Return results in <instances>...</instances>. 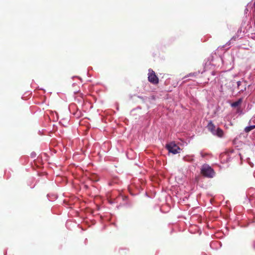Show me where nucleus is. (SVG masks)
<instances>
[{
	"label": "nucleus",
	"mask_w": 255,
	"mask_h": 255,
	"mask_svg": "<svg viewBox=\"0 0 255 255\" xmlns=\"http://www.w3.org/2000/svg\"><path fill=\"white\" fill-rule=\"evenodd\" d=\"M201 172L204 176L207 178H213L215 175V172L213 169L207 164L202 165Z\"/></svg>",
	"instance_id": "1"
},
{
	"label": "nucleus",
	"mask_w": 255,
	"mask_h": 255,
	"mask_svg": "<svg viewBox=\"0 0 255 255\" xmlns=\"http://www.w3.org/2000/svg\"><path fill=\"white\" fill-rule=\"evenodd\" d=\"M166 148L169 152L174 154L179 153L181 150V148L174 142H171L167 143L166 145Z\"/></svg>",
	"instance_id": "2"
},
{
	"label": "nucleus",
	"mask_w": 255,
	"mask_h": 255,
	"mask_svg": "<svg viewBox=\"0 0 255 255\" xmlns=\"http://www.w3.org/2000/svg\"><path fill=\"white\" fill-rule=\"evenodd\" d=\"M148 81L154 84H156L158 83V78L155 75V72L152 70L149 69L148 70Z\"/></svg>",
	"instance_id": "3"
},
{
	"label": "nucleus",
	"mask_w": 255,
	"mask_h": 255,
	"mask_svg": "<svg viewBox=\"0 0 255 255\" xmlns=\"http://www.w3.org/2000/svg\"><path fill=\"white\" fill-rule=\"evenodd\" d=\"M207 128L208 130L212 132L213 134H215L216 129L217 128L216 126L213 124V123L210 121L208 125H207Z\"/></svg>",
	"instance_id": "4"
},
{
	"label": "nucleus",
	"mask_w": 255,
	"mask_h": 255,
	"mask_svg": "<svg viewBox=\"0 0 255 255\" xmlns=\"http://www.w3.org/2000/svg\"><path fill=\"white\" fill-rule=\"evenodd\" d=\"M242 102H243V99L242 98H240L239 99H238V101H237L232 103L231 104V106L233 108L238 107V106H239L241 104Z\"/></svg>",
	"instance_id": "5"
},
{
	"label": "nucleus",
	"mask_w": 255,
	"mask_h": 255,
	"mask_svg": "<svg viewBox=\"0 0 255 255\" xmlns=\"http://www.w3.org/2000/svg\"><path fill=\"white\" fill-rule=\"evenodd\" d=\"M223 134H224V133H223V130L219 128H217L216 131H215V134H214V135H217L219 137H221L223 136Z\"/></svg>",
	"instance_id": "6"
},
{
	"label": "nucleus",
	"mask_w": 255,
	"mask_h": 255,
	"mask_svg": "<svg viewBox=\"0 0 255 255\" xmlns=\"http://www.w3.org/2000/svg\"><path fill=\"white\" fill-rule=\"evenodd\" d=\"M255 128V125H250L248 127H246L245 128L244 131L246 132H249L250 131L253 130V129Z\"/></svg>",
	"instance_id": "7"
},
{
	"label": "nucleus",
	"mask_w": 255,
	"mask_h": 255,
	"mask_svg": "<svg viewBox=\"0 0 255 255\" xmlns=\"http://www.w3.org/2000/svg\"><path fill=\"white\" fill-rule=\"evenodd\" d=\"M243 82H242V81L237 82L238 88L239 90H240V91H244V90H246L245 85L244 87L240 88V87L242 86V84H243Z\"/></svg>",
	"instance_id": "8"
},
{
	"label": "nucleus",
	"mask_w": 255,
	"mask_h": 255,
	"mask_svg": "<svg viewBox=\"0 0 255 255\" xmlns=\"http://www.w3.org/2000/svg\"><path fill=\"white\" fill-rule=\"evenodd\" d=\"M183 160L185 161L192 162L193 160L192 156L186 155L183 157Z\"/></svg>",
	"instance_id": "9"
},
{
	"label": "nucleus",
	"mask_w": 255,
	"mask_h": 255,
	"mask_svg": "<svg viewBox=\"0 0 255 255\" xmlns=\"http://www.w3.org/2000/svg\"><path fill=\"white\" fill-rule=\"evenodd\" d=\"M74 115L77 118H79L82 116V113L80 111L77 110Z\"/></svg>",
	"instance_id": "10"
},
{
	"label": "nucleus",
	"mask_w": 255,
	"mask_h": 255,
	"mask_svg": "<svg viewBox=\"0 0 255 255\" xmlns=\"http://www.w3.org/2000/svg\"><path fill=\"white\" fill-rule=\"evenodd\" d=\"M195 74H196V73H190L188 76H193V75H194Z\"/></svg>",
	"instance_id": "11"
},
{
	"label": "nucleus",
	"mask_w": 255,
	"mask_h": 255,
	"mask_svg": "<svg viewBox=\"0 0 255 255\" xmlns=\"http://www.w3.org/2000/svg\"><path fill=\"white\" fill-rule=\"evenodd\" d=\"M130 193H131V194L132 195H134V194L133 193V192H130Z\"/></svg>",
	"instance_id": "12"
},
{
	"label": "nucleus",
	"mask_w": 255,
	"mask_h": 255,
	"mask_svg": "<svg viewBox=\"0 0 255 255\" xmlns=\"http://www.w3.org/2000/svg\"><path fill=\"white\" fill-rule=\"evenodd\" d=\"M33 156H34V154H32L31 156L34 157Z\"/></svg>",
	"instance_id": "13"
},
{
	"label": "nucleus",
	"mask_w": 255,
	"mask_h": 255,
	"mask_svg": "<svg viewBox=\"0 0 255 255\" xmlns=\"http://www.w3.org/2000/svg\"><path fill=\"white\" fill-rule=\"evenodd\" d=\"M33 156H34V154H32L31 156L34 157Z\"/></svg>",
	"instance_id": "14"
},
{
	"label": "nucleus",
	"mask_w": 255,
	"mask_h": 255,
	"mask_svg": "<svg viewBox=\"0 0 255 255\" xmlns=\"http://www.w3.org/2000/svg\"><path fill=\"white\" fill-rule=\"evenodd\" d=\"M251 123V120L249 121V124Z\"/></svg>",
	"instance_id": "15"
},
{
	"label": "nucleus",
	"mask_w": 255,
	"mask_h": 255,
	"mask_svg": "<svg viewBox=\"0 0 255 255\" xmlns=\"http://www.w3.org/2000/svg\"><path fill=\"white\" fill-rule=\"evenodd\" d=\"M212 200H212V199H210V202H212Z\"/></svg>",
	"instance_id": "16"
}]
</instances>
